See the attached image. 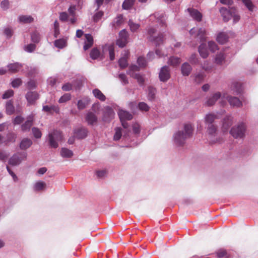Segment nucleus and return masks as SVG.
Returning <instances> with one entry per match:
<instances>
[{
	"mask_svg": "<svg viewBox=\"0 0 258 258\" xmlns=\"http://www.w3.org/2000/svg\"><path fill=\"white\" fill-rule=\"evenodd\" d=\"M14 91L12 90H8L6 91L3 95L2 98L4 99H8L11 96H13Z\"/></svg>",
	"mask_w": 258,
	"mask_h": 258,
	"instance_id": "nucleus-61",
	"label": "nucleus"
},
{
	"mask_svg": "<svg viewBox=\"0 0 258 258\" xmlns=\"http://www.w3.org/2000/svg\"><path fill=\"white\" fill-rule=\"evenodd\" d=\"M27 157V154L26 152H17L10 158L8 163L12 166H18L22 162V161L26 160Z\"/></svg>",
	"mask_w": 258,
	"mask_h": 258,
	"instance_id": "nucleus-4",
	"label": "nucleus"
},
{
	"mask_svg": "<svg viewBox=\"0 0 258 258\" xmlns=\"http://www.w3.org/2000/svg\"><path fill=\"white\" fill-rule=\"evenodd\" d=\"M115 113L113 109L109 106H106L104 108L103 120L104 121H110L114 116Z\"/></svg>",
	"mask_w": 258,
	"mask_h": 258,
	"instance_id": "nucleus-15",
	"label": "nucleus"
},
{
	"mask_svg": "<svg viewBox=\"0 0 258 258\" xmlns=\"http://www.w3.org/2000/svg\"><path fill=\"white\" fill-rule=\"evenodd\" d=\"M33 115H29L27 117L26 121L21 125V128L23 131L25 132L30 130L33 124Z\"/></svg>",
	"mask_w": 258,
	"mask_h": 258,
	"instance_id": "nucleus-24",
	"label": "nucleus"
},
{
	"mask_svg": "<svg viewBox=\"0 0 258 258\" xmlns=\"http://www.w3.org/2000/svg\"><path fill=\"white\" fill-rule=\"evenodd\" d=\"M90 57L93 59H97L101 57V54L99 50L96 48H93L90 53Z\"/></svg>",
	"mask_w": 258,
	"mask_h": 258,
	"instance_id": "nucleus-42",
	"label": "nucleus"
},
{
	"mask_svg": "<svg viewBox=\"0 0 258 258\" xmlns=\"http://www.w3.org/2000/svg\"><path fill=\"white\" fill-rule=\"evenodd\" d=\"M181 62L180 58L178 57L175 56H171L170 57L168 61V64L173 66L176 67Z\"/></svg>",
	"mask_w": 258,
	"mask_h": 258,
	"instance_id": "nucleus-34",
	"label": "nucleus"
},
{
	"mask_svg": "<svg viewBox=\"0 0 258 258\" xmlns=\"http://www.w3.org/2000/svg\"><path fill=\"white\" fill-rule=\"evenodd\" d=\"M137 62L140 67H145L147 64V61L144 57H139L138 58Z\"/></svg>",
	"mask_w": 258,
	"mask_h": 258,
	"instance_id": "nucleus-62",
	"label": "nucleus"
},
{
	"mask_svg": "<svg viewBox=\"0 0 258 258\" xmlns=\"http://www.w3.org/2000/svg\"><path fill=\"white\" fill-rule=\"evenodd\" d=\"M7 67L9 72L12 73H16L22 68L23 65L19 62H15L10 63L8 64Z\"/></svg>",
	"mask_w": 258,
	"mask_h": 258,
	"instance_id": "nucleus-26",
	"label": "nucleus"
},
{
	"mask_svg": "<svg viewBox=\"0 0 258 258\" xmlns=\"http://www.w3.org/2000/svg\"><path fill=\"white\" fill-rule=\"evenodd\" d=\"M217 127L214 124H211L208 125L207 127V133L209 136L210 142L211 144L216 143L220 142V140L218 139L217 138L213 139L215 137L217 134Z\"/></svg>",
	"mask_w": 258,
	"mask_h": 258,
	"instance_id": "nucleus-9",
	"label": "nucleus"
},
{
	"mask_svg": "<svg viewBox=\"0 0 258 258\" xmlns=\"http://www.w3.org/2000/svg\"><path fill=\"white\" fill-rule=\"evenodd\" d=\"M163 28L160 29V31H163ZM157 30L153 27H150L148 30L149 35L148 39L150 41L153 42L156 45H160L163 41V35L161 33H159L156 36ZM160 33V32H159Z\"/></svg>",
	"mask_w": 258,
	"mask_h": 258,
	"instance_id": "nucleus-3",
	"label": "nucleus"
},
{
	"mask_svg": "<svg viewBox=\"0 0 258 258\" xmlns=\"http://www.w3.org/2000/svg\"><path fill=\"white\" fill-rule=\"evenodd\" d=\"M200 56L203 58H206L209 55L208 49L205 43H202L198 48Z\"/></svg>",
	"mask_w": 258,
	"mask_h": 258,
	"instance_id": "nucleus-21",
	"label": "nucleus"
},
{
	"mask_svg": "<svg viewBox=\"0 0 258 258\" xmlns=\"http://www.w3.org/2000/svg\"><path fill=\"white\" fill-rule=\"evenodd\" d=\"M190 35L195 38H198L200 41H205L206 39L207 32L205 28H193L189 31Z\"/></svg>",
	"mask_w": 258,
	"mask_h": 258,
	"instance_id": "nucleus-7",
	"label": "nucleus"
},
{
	"mask_svg": "<svg viewBox=\"0 0 258 258\" xmlns=\"http://www.w3.org/2000/svg\"><path fill=\"white\" fill-rule=\"evenodd\" d=\"M190 17L195 21L200 22L202 20V15L197 10L194 9H188Z\"/></svg>",
	"mask_w": 258,
	"mask_h": 258,
	"instance_id": "nucleus-18",
	"label": "nucleus"
},
{
	"mask_svg": "<svg viewBox=\"0 0 258 258\" xmlns=\"http://www.w3.org/2000/svg\"><path fill=\"white\" fill-rule=\"evenodd\" d=\"M170 77V70L168 67H163L159 72V78L161 81L165 82L169 79Z\"/></svg>",
	"mask_w": 258,
	"mask_h": 258,
	"instance_id": "nucleus-12",
	"label": "nucleus"
},
{
	"mask_svg": "<svg viewBox=\"0 0 258 258\" xmlns=\"http://www.w3.org/2000/svg\"><path fill=\"white\" fill-rule=\"evenodd\" d=\"M55 47L62 49L67 46V40L66 39H59L54 41Z\"/></svg>",
	"mask_w": 258,
	"mask_h": 258,
	"instance_id": "nucleus-39",
	"label": "nucleus"
},
{
	"mask_svg": "<svg viewBox=\"0 0 258 258\" xmlns=\"http://www.w3.org/2000/svg\"><path fill=\"white\" fill-rule=\"evenodd\" d=\"M118 115L123 128H127L128 126V120H129V113L123 110L119 109Z\"/></svg>",
	"mask_w": 258,
	"mask_h": 258,
	"instance_id": "nucleus-10",
	"label": "nucleus"
},
{
	"mask_svg": "<svg viewBox=\"0 0 258 258\" xmlns=\"http://www.w3.org/2000/svg\"><path fill=\"white\" fill-rule=\"evenodd\" d=\"M156 93V89L153 87H148V98L150 101H153L155 99Z\"/></svg>",
	"mask_w": 258,
	"mask_h": 258,
	"instance_id": "nucleus-37",
	"label": "nucleus"
},
{
	"mask_svg": "<svg viewBox=\"0 0 258 258\" xmlns=\"http://www.w3.org/2000/svg\"><path fill=\"white\" fill-rule=\"evenodd\" d=\"M193 130L194 128L191 124H184L182 130L178 131L174 134V144L178 146H183L185 141L192 136Z\"/></svg>",
	"mask_w": 258,
	"mask_h": 258,
	"instance_id": "nucleus-1",
	"label": "nucleus"
},
{
	"mask_svg": "<svg viewBox=\"0 0 258 258\" xmlns=\"http://www.w3.org/2000/svg\"><path fill=\"white\" fill-rule=\"evenodd\" d=\"M32 131L34 136L36 138L39 139L41 137L42 134L39 128L34 127L32 128Z\"/></svg>",
	"mask_w": 258,
	"mask_h": 258,
	"instance_id": "nucleus-59",
	"label": "nucleus"
},
{
	"mask_svg": "<svg viewBox=\"0 0 258 258\" xmlns=\"http://www.w3.org/2000/svg\"><path fill=\"white\" fill-rule=\"evenodd\" d=\"M46 186V183L43 181L36 182L34 185V189L35 191H40L44 189Z\"/></svg>",
	"mask_w": 258,
	"mask_h": 258,
	"instance_id": "nucleus-47",
	"label": "nucleus"
},
{
	"mask_svg": "<svg viewBox=\"0 0 258 258\" xmlns=\"http://www.w3.org/2000/svg\"><path fill=\"white\" fill-rule=\"evenodd\" d=\"M94 96L101 101H104L106 99L105 95L98 89H95L93 90Z\"/></svg>",
	"mask_w": 258,
	"mask_h": 258,
	"instance_id": "nucleus-41",
	"label": "nucleus"
},
{
	"mask_svg": "<svg viewBox=\"0 0 258 258\" xmlns=\"http://www.w3.org/2000/svg\"><path fill=\"white\" fill-rule=\"evenodd\" d=\"M32 144V141L28 138L23 139L20 144V148L22 150H26L29 148Z\"/></svg>",
	"mask_w": 258,
	"mask_h": 258,
	"instance_id": "nucleus-29",
	"label": "nucleus"
},
{
	"mask_svg": "<svg viewBox=\"0 0 258 258\" xmlns=\"http://www.w3.org/2000/svg\"><path fill=\"white\" fill-rule=\"evenodd\" d=\"M16 135L14 133H9L6 138V144L9 142H15Z\"/></svg>",
	"mask_w": 258,
	"mask_h": 258,
	"instance_id": "nucleus-58",
	"label": "nucleus"
},
{
	"mask_svg": "<svg viewBox=\"0 0 258 258\" xmlns=\"http://www.w3.org/2000/svg\"><path fill=\"white\" fill-rule=\"evenodd\" d=\"M26 69L27 74L29 77H32L35 74L38 73V69L36 67H27Z\"/></svg>",
	"mask_w": 258,
	"mask_h": 258,
	"instance_id": "nucleus-46",
	"label": "nucleus"
},
{
	"mask_svg": "<svg viewBox=\"0 0 258 258\" xmlns=\"http://www.w3.org/2000/svg\"><path fill=\"white\" fill-rule=\"evenodd\" d=\"M222 98L227 100L230 105L233 107L239 108L242 106V102L238 97L230 96L227 93H223Z\"/></svg>",
	"mask_w": 258,
	"mask_h": 258,
	"instance_id": "nucleus-8",
	"label": "nucleus"
},
{
	"mask_svg": "<svg viewBox=\"0 0 258 258\" xmlns=\"http://www.w3.org/2000/svg\"><path fill=\"white\" fill-rule=\"evenodd\" d=\"M226 54L223 51H220L216 54L214 62L217 64L222 65L225 62Z\"/></svg>",
	"mask_w": 258,
	"mask_h": 258,
	"instance_id": "nucleus-17",
	"label": "nucleus"
},
{
	"mask_svg": "<svg viewBox=\"0 0 258 258\" xmlns=\"http://www.w3.org/2000/svg\"><path fill=\"white\" fill-rule=\"evenodd\" d=\"M220 12L224 21L227 22L231 19V8L229 10L226 8H221Z\"/></svg>",
	"mask_w": 258,
	"mask_h": 258,
	"instance_id": "nucleus-23",
	"label": "nucleus"
},
{
	"mask_svg": "<svg viewBox=\"0 0 258 258\" xmlns=\"http://www.w3.org/2000/svg\"><path fill=\"white\" fill-rule=\"evenodd\" d=\"M6 108L7 114L11 115L14 112L15 109L11 100L7 101Z\"/></svg>",
	"mask_w": 258,
	"mask_h": 258,
	"instance_id": "nucleus-44",
	"label": "nucleus"
},
{
	"mask_svg": "<svg viewBox=\"0 0 258 258\" xmlns=\"http://www.w3.org/2000/svg\"><path fill=\"white\" fill-rule=\"evenodd\" d=\"M86 40L84 45V49L86 50L90 48L93 44V38L92 36L90 34H86L85 35Z\"/></svg>",
	"mask_w": 258,
	"mask_h": 258,
	"instance_id": "nucleus-27",
	"label": "nucleus"
},
{
	"mask_svg": "<svg viewBox=\"0 0 258 258\" xmlns=\"http://www.w3.org/2000/svg\"><path fill=\"white\" fill-rule=\"evenodd\" d=\"M71 96L70 94L66 93L62 96L59 99L58 102L59 103H64L71 99Z\"/></svg>",
	"mask_w": 258,
	"mask_h": 258,
	"instance_id": "nucleus-55",
	"label": "nucleus"
},
{
	"mask_svg": "<svg viewBox=\"0 0 258 258\" xmlns=\"http://www.w3.org/2000/svg\"><path fill=\"white\" fill-rule=\"evenodd\" d=\"M230 89L236 94L238 95L242 91V85L238 82L234 81L230 85Z\"/></svg>",
	"mask_w": 258,
	"mask_h": 258,
	"instance_id": "nucleus-20",
	"label": "nucleus"
},
{
	"mask_svg": "<svg viewBox=\"0 0 258 258\" xmlns=\"http://www.w3.org/2000/svg\"><path fill=\"white\" fill-rule=\"evenodd\" d=\"M88 101L86 100H80L78 102V108L80 110L84 109L88 104Z\"/></svg>",
	"mask_w": 258,
	"mask_h": 258,
	"instance_id": "nucleus-53",
	"label": "nucleus"
},
{
	"mask_svg": "<svg viewBox=\"0 0 258 258\" xmlns=\"http://www.w3.org/2000/svg\"><path fill=\"white\" fill-rule=\"evenodd\" d=\"M138 107L141 111L147 112L150 109L149 106L144 102H140L138 104Z\"/></svg>",
	"mask_w": 258,
	"mask_h": 258,
	"instance_id": "nucleus-49",
	"label": "nucleus"
},
{
	"mask_svg": "<svg viewBox=\"0 0 258 258\" xmlns=\"http://www.w3.org/2000/svg\"><path fill=\"white\" fill-rule=\"evenodd\" d=\"M158 14H155V17H157V21L161 26V28L166 27L165 19L162 13L160 15L158 16Z\"/></svg>",
	"mask_w": 258,
	"mask_h": 258,
	"instance_id": "nucleus-43",
	"label": "nucleus"
},
{
	"mask_svg": "<svg viewBox=\"0 0 258 258\" xmlns=\"http://www.w3.org/2000/svg\"><path fill=\"white\" fill-rule=\"evenodd\" d=\"M244 6L247 9L251 12L254 11L255 8L254 5L250 0H241Z\"/></svg>",
	"mask_w": 258,
	"mask_h": 258,
	"instance_id": "nucleus-45",
	"label": "nucleus"
},
{
	"mask_svg": "<svg viewBox=\"0 0 258 258\" xmlns=\"http://www.w3.org/2000/svg\"><path fill=\"white\" fill-rule=\"evenodd\" d=\"M85 119L89 125H93L97 121L96 115L92 112H89L86 114Z\"/></svg>",
	"mask_w": 258,
	"mask_h": 258,
	"instance_id": "nucleus-22",
	"label": "nucleus"
},
{
	"mask_svg": "<svg viewBox=\"0 0 258 258\" xmlns=\"http://www.w3.org/2000/svg\"><path fill=\"white\" fill-rule=\"evenodd\" d=\"M204 76L201 73H199L195 75V81L198 83H200L204 79Z\"/></svg>",
	"mask_w": 258,
	"mask_h": 258,
	"instance_id": "nucleus-64",
	"label": "nucleus"
},
{
	"mask_svg": "<svg viewBox=\"0 0 258 258\" xmlns=\"http://www.w3.org/2000/svg\"><path fill=\"white\" fill-rule=\"evenodd\" d=\"M189 61L192 64H197L199 62V59L196 53H192L188 58Z\"/></svg>",
	"mask_w": 258,
	"mask_h": 258,
	"instance_id": "nucleus-50",
	"label": "nucleus"
},
{
	"mask_svg": "<svg viewBox=\"0 0 258 258\" xmlns=\"http://www.w3.org/2000/svg\"><path fill=\"white\" fill-rule=\"evenodd\" d=\"M202 68L206 72H210L213 69V66L209 61L206 60L202 64Z\"/></svg>",
	"mask_w": 258,
	"mask_h": 258,
	"instance_id": "nucleus-48",
	"label": "nucleus"
},
{
	"mask_svg": "<svg viewBox=\"0 0 258 258\" xmlns=\"http://www.w3.org/2000/svg\"><path fill=\"white\" fill-rule=\"evenodd\" d=\"M31 41L35 43H38L41 40V35L37 31L33 32L31 34Z\"/></svg>",
	"mask_w": 258,
	"mask_h": 258,
	"instance_id": "nucleus-35",
	"label": "nucleus"
},
{
	"mask_svg": "<svg viewBox=\"0 0 258 258\" xmlns=\"http://www.w3.org/2000/svg\"><path fill=\"white\" fill-rule=\"evenodd\" d=\"M104 13L102 11H99L96 13L93 17V20L94 22H98L103 17Z\"/></svg>",
	"mask_w": 258,
	"mask_h": 258,
	"instance_id": "nucleus-56",
	"label": "nucleus"
},
{
	"mask_svg": "<svg viewBox=\"0 0 258 258\" xmlns=\"http://www.w3.org/2000/svg\"><path fill=\"white\" fill-rule=\"evenodd\" d=\"M218 118L217 114L215 113H208L205 117V122L206 124H213L214 121Z\"/></svg>",
	"mask_w": 258,
	"mask_h": 258,
	"instance_id": "nucleus-30",
	"label": "nucleus"
},
{
	"mask_svg": "<svg viewBox=\"0 0 258 258\" xmlns=\"http://www.w3.org/2000/svg\"><path fill=\"white\" fill-rule=\"evenodd\" d=\"M246 130V124L240 122L232 127L230 134L235 139H242L245 136Z\"/></svg>",
	"mask_w": 258,
	"mask_h": 258,
	"instance_id": "nucleus-2",
	"label": "nucleus"
},
{
	"mask_svg": "<svg viewBox=\"0 0 258 258\" xmlns=\"http://www.w3.org/2000/svg\"><path fill=\"white\" fill-rule=\"evenodd\" d=\"M121 136V129L119 127L115 128V133L114 135V140L117 141L119 140Z\"/></svg>",
	"mask_w": 258,
	"mask_h": 258,
	"instance_id": "nucleus-63",
	"label": "nucleus"
},
{
	"mask_svg": "<svg viewBox=\"0 0 258 258\" xmlns=\"http://www.w3.org/2000/svg\"><path fill=\"white\" fill-rule=\"evenodd\" d=\"M216 254H217V256L219 258H222L224 256H226L227 258L229 257V255H228L226 250L224 249H219L217 251Z\"/></svg>",
	"mask_w": 258,
	"mask_h": 258,
	"instance_id": "nucleus-52",
	"label": "nucleus"
},
{
	"mask_svg": "<svg viewBox=\"0 0 258 258\" xmlns=\"http://www.w3.org/2000/svg\"><path fill=\"white\" fill-rule=\"evenodd\" d=\"M233 18V21L234 23H236L238 22L240 19V17L239 15L237 10L235 8H231V18Z\"/></svg>",
	"mask_w": 258,
	"mask_h": 258,
	"instance_id": "nucleus-40",
	"label": "nucleus"
},
{
	"mask_svg": "<svg viewBox=\"0 0 258 258\" xmlns=\"http://www.w3.org/2000/svg\"><path fill=\"white\" fill-rule=\"evenodd\" d=\"M119 37L116 41V45L119 47H123L127 43L128 37L127 32L123 29L121 30L119 34Z\"/></svg>",
	"mask_w": 258,
	"mask_h": 258,
	"instance_id": "nucleus-11",
	"label": "nucleus"
},
{
	"mask_svg": "<svg viewBox=\"0 0 258 258\" xmlns=\"http://www.w3.org/2000/svg\"><path fill=\"white\" fill-rule=\"evenodd\" d=\"M104 50H108L109 51V57L111 60H113L115 58L114 54V45L113 44L110 45H105L103 47Z\"/></svg>",
	"mask_w": 258,
	"mask_h": 258,
	"instance_id": "nucleus-28",
	"label": "nucleus"
},
{
	"mask_svg": "<svg viewBox=\"0 0 258 258\" xmlns=\"http://www.w3.org/2000/svg\"><path fill=\"white\" fill-rule=\"evenodd\" d=\"M233 118L231 115L226 116L223 120L222 131L223 132H227L229 127L232 125Z\"/></svg>",
	"mask_w": 258,
	"mask_h": 258,
	"instance_id": "nucleus-14",
	"label": "nucleus"
},
{
	"mask_svg": "<svg viewBox=\"0 0 258 258\" xmlns=\"http://www.w3.org/2000/svg\"><path fill=\"white\" fill-rule=\"evenodd\" d=\"M228 35L226 33H219L216 38L217 41L220 44H224L228 40Z\"/></svg>",
	"mask_w": 258,
	"mask_h": 258,
	"instance_id": "nucleus-32",
	"label": "nucleus"
},
{
	"mask_svg": "<svg viewBox=\"0 0 258 258\" xmlns=\"http://www.w3.org/2000/svg\"><path fill=\"white\" fill-rule=\"evenodd\" d=\"M123 16L122 15H118L112 22V26L116 29L123 24Z\"/></svg>",
	"mask_w": 258,
	"mask_h": 258,
	"instance_id": "nucleus-33",
	"label": "nucleus"
},
{
	"mask_svg": "<svg viewBox=\"0 0 258 258\" xmlns=\"http://www.w3.org/2000/svg\"><path fill=\"white\" fill-rule=\"evenodd\" d=\"M25 97L29 105H32L39 98V94L35 91H29L27 93Z\"/></svg>",
	"mask_w": 258,
	"mask_h": 258,
	"instance_id": "nucleus-16",
	"label": "nucleus"
},
{
	"mask_svg": "<svg viewBox=\"0 0 258 258\" xmlns=\"http://www.w3.org/2000/svg\"><path fill=\"white\" fill-rule=\"evenodd\" d=\"M140 125L137 122H134L132 124V135L130 134V142L134 141L140 133Z\"/></svg>",
	"mask_w": 258,
	"mask_h": 258,
	"instance_id": "nucleus-13",
	"label": "nucleus"
},
{
	"mask_svg": "<svg viewBox=\"0 0 258 258\" xmlns=\"http://www.w3.org/2000/svg\"><path fill=\"white\" fill-rule=\"evenodd\" d=\"M223 93L220 92H215L211 94L210 96L207 98V100L205 101L204 104L207 106H211L215 104L216 101L221 99L220 101L221 105L225 104L226 102L224 101V98H222Z\"/></svg>",
	"mask_w": 258,
	"mask_h": 258,
	"instance_id": "nucleus-6",
	"label": "nucleus"
},
{
	"mask_svg": "<svg viewBox=\"0 0 258 258\" xmlns=\"http://www.w3.org/2000/svg\"><path fill=\"white\" fill-rule=\"evenodd\" d=\"M36 49V45L34 44L30 43L28 45H25L24 49L28 52H32Z\"/></svg>",
	"mask_w": 258,
	"mask_h": 258,
	"instance_id": "nucleus-51",
	"label": "nucleus"
},
{
	"mask_svg": "<svg viewBox=\"0 0 258 258\" xmlns=\"http://www.w3.org/2000/svg\"><path fill=\"white\" fill-rule=\"evenodd\" d=\"M208 46L210 51L212 52H215L218 49V47L216 43L214 41H209Z\"/></svg>",
	"mask_w": 258,
	"mask_h": 258,
	"instance_id": "nucleus-54",
	"label": "nucleus"
},
{
	"mask_svg": "<svg viewBox=\"0 0 258 258\" xmlns=\"http://www.w3.org/2000/svg\"><path fill=\"white\" fill-rule=\"evenodd\" d=\"M42 110L43 111L48 113H51L52 111L56 113H59V108L57 105L43 106Z\"/></svg>",
	"mask_w": 258,
	"mask_h": 258,
	"instance_id": "nucleus-31",
	"label": "nucleus"
},
{
	"mask_svg": "<svg viewBox=\"0 0 258 258\" xmlns=\"http://www.w3.org/2000/svg\"><path fill=\"white\" fill-rule=\"evenodd\" d=\"M191 71L192 68L188 62H184L182 64L181 67V72L183 76H189Z\"/></svg>",
	"mask_w": 258,
	"mask_h": 258,
	"instance_id": "nucleus-25",
	"label": "nucleus"
},
{
	"mask_svg": "<svg viewBox=\"0 0 258 258\" xmlns=\"http://www.w3.org/2000/svg\"><path fill=\"white\" fill-rule=\"evenodd\" d=\"M18 19L20 22L23 23H30L33 21V18L30 16H20Z\"/></svg>",
	"mask_w": 258,
	"mask_h": 258,
	"instance_id": "nucleus-36",
	"label": "nucleus"
},
{
	"mask_svg": "<svg viewBox=\"0 0 258 258\" xmlns=\"http://www.w3.org/2000/svg\"><path fill=\"white\" fill-rule=\"evenodd\" d=\"M60 155L63 158H71L73 155V153L67 148H62L60 151Z\"/></svg>",
	"mask_w": 258,
	"mask_h": 258,
	"instance_id": "nucleus-38",
	"label": "nucleus"
},
{
	"mask_svg": "<svg viewBox=\"0 0 258 258\" xmlns=\"http://www.w3.org/2000/svg\"><path fill=\"white\" fill-rule=\"evenodd\" d=\"M118 63L119 64V66L121 68H125L127 66V58L126 57H121L118 61Z\"/></svg>",
	"mask_w": 258,
	"mask_h": 258,
	"instance_id": "nucleus-57",
	"label": "nucleus"
},
{
	"mask_svg": "<svg viewBox=\"0 0 258 258\" xmlns=\"http://www.w3.org/2000/svg\"><path fill=\"white\" fill-rule=\"evenodd\" d=\"M48 138L50 146L56 148L58 146V142L62 140V137L59 131L54 130L48 134Z\"/></svg>",
	"mask_w": 258,
	"mask_h": 258,
	"instance_id": "nucleus-5",
	"label": "nucleus"
},
{
	"mask_svg": "<svg viewBox=\"0 0 258 258\" xmlns=\"http://www.w3.org/2000/svg\"><path fill=\"white\" fill-rule=\"evenodd\" d=\"M75 134L76 137L79 139H82L86 138L88 134V130L84 127H80L75 131Z\"/></svg>",
	"mask_w": 258,
	"mask_h": 258,
	"instance_id": "nucleus-19",
	"label": "nucleus"
},
{
	"mask_svg": "<svg viewBox=\"0 0 258 258\" xmlns=\"http://www.w3.org/2000/svg\"><path fill=\"white\" fill-rule=\"evenodd\" d=\"M22 84V81L20 78H16L13 80L11 83L12 86L14 88H18Z\"/></svg>",
	"mask_w": 258,
	"mask_h": 258,
	"instance_id": "nucleus-60",
	"label": "nucleus"
}]
</instances>
